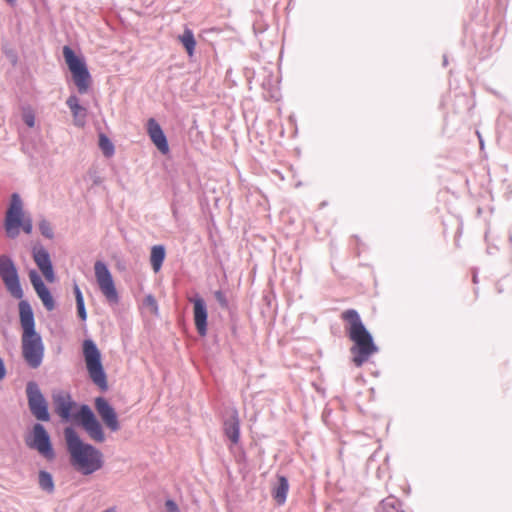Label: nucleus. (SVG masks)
<instances>
[{
	"label": "nucleus",
	"instance_id": "f257e3e1",
	"mask_svg": "<svg viewBox=\"0 0 512 512\" xmlns=\"http://www.w3.org/2000/svg\"><path fill=\"white\" fill-rule=\"evenodd\" d=\"M341 319L346 322V331L350 340L354 343L351 348L352 361L357 367H361L371 355L377 352V347L356 310H345L341 314Z\"/></svg>",
	"mask_w": 512,
	"mask_h": 512
},
{
	"label": "nucleus",
	"instance_id": "f03ea898",
	"mask_svg": "<svg viewBox=\"0 0 512 512\" xmlns=\"http://www.w3.org/2000/svg\"><path fill=\"white\" fill-rule=\"evenodd\" d=\"M20 323L23 329L22 354L32 368L40 366L44 347L40 335L35 331V321L31 306L26 301L19 303Z\"/></svg>",
	"mask_w": 512,
	"mask_h": 512
},
{
	"label": "nucleus",
	"instance_id": "7ed1b4c3",
	"mask_svg": "<svg viewBox=\"0 0 512 512\" xmlns=\"http://www.w3.org/2000/svg\"><path fill=\"white\" fill-rule=\"evenodd\" d=\"M64 436L71 456V463L78 471L84 475H89L102 467L100 451L84 443L73 428H66Z\"/></svg>",
	"mask_w": 512,
	"mask_h": 512
},
{
	"label": "nucleus",
	"instance_id": "20e7f679",
	"mask_svg": "<svg viewBox=\"0 0 512 512\" xmlns=\"http://www.w3.org/2000/svg\"><path fill=\"white\" fill-rule=\"evenodd\" d=\"M5 230L9 237L14 238L19 234V227H22L26 234H30L33 229L30 217H25L23 213V203L20 196L12 194L9 208L5 217Z\"/></svg>",
	"mask_w": 512,
	"mask_h": 512
},
{
	"label": "nucleus",
	"instance_id": "39448f33",
	"mask_svg": "<svg viewBox=\"0 0 512 512\" xmlns=\"http://www.w3.org/2000/svg\"><path fill=\"white\" fill-rule=\"evenodd\" d=\"M83 355L88 374L95 385L102 391L107 390V378L101 363V354L96 344L86 339L83 342Z\"/></svg>",
	"mask_w": 512,
	"mask_h": 512
},
{
	"label": "nucleus",
	"instance_id": "423d86ee",
	"mask_svg": "<svg viewBox=\"0 0 512 512\" xmlns=\"http://www.w3.org/2000/svg\"><path fill=\"white\" fill-rule=\"evenodd\" d=\"M63 56L79 93H86L91 84V76L84 60L69 46L63 47Z\"/></svg>",
	"mask_w": 512,
	"mask_h": 512
},
{
	"label": "nucleus",
	"instance_id": "0eeeda50",
	"mask_svg": "<svg viewBox=\"0 0 512 512\" xmlns=\"http://www.w3.org/2000/svg\"><path fill=\"white\" fill-rule=\"evenodd\" d=\"M94 270L95 278L102 294L109 302L116 303L118 301V294L107 266L101 261H96Z\"/></svg>",
	"mask_w": 512,
	"mask_h": 512
},
{
	"label": "nucleus",
	"instance_id": "6e6552de",
	"mask_svg": "<svg viewBox=\"0 0 512 512\" xmlns=\"http://www.w3.org/2000/svg\"><path fill=\"white\" fill-rule=\"evenodd\" d=\"M26 444L48 459L54 457L49 434L41 424L34 425L32 433L26 438Z\"/></svg>",
	"mask_w": 512,
	"mask_h": 512
},
{
	"label": "nucleus",
	"instance_id": "1a4fd4ad",
	"mask_svg": "<svg viewBox=\"0 0 512 512\" xmlns=\"http://www.w3.org/2000/svg\"><path fill=\"white\" fill-rule=\"evenodd\" d=\"M0 276L9 292L15 298H21L23 292L19 284L16 268L11 259L5 255H0Z\"/></svg>",
	"mask_w": 512,
	"mask_h": 512
},
{
	"label": "nucleus",
	"instance_id": "9d476101",
	"mask_svg": "<svg viewBox=\"0 0 512 512\" xmlns=\"http://www.w3.org/2000/svg\"><path fill=\"white\" fill-rule=\"evenodd\" d=\"M75 419L81 423L82 427L92 440L97 442L104 441L105 436L102 427L87 405H83L80 408L78 414L75 415Z\"/></svg>",
	"mask_w": 512,
	"mask_h": 512
},
{
	"label": "nucleus",
	"instance_id": "9b49d317",
	"mask_svg": "<svg viewBox=\"0 0 512 512\" xmlns=\"http://www.w3.org/2000/svg\"><path fill=\"white\" fill-rule=\"evenodd\" d=\"M26 392L28 396L29 408L32 414L38 420L48 421L50 417L48 413L47 403L43 395L41 394L37 384L33 382L28 383Z\"/></svg>",
	"mask_w": 512,
	"mask_h": 512
},
{
	"label": "nucleus",
	"instance_id": "f8f14e48",
	"mask_svg": "<svg viewBox=\"0 0 512 512\" xmlns=\"http://www.w3.org/2000/svg\"><path fill=\"white\" fill-rule=\"evenodd\" d=\"M95 409L110 430L117 431L119 429L117 414L105 398L98 397L95 399Z\"/></svg>",
	"mask_w": 512,
	"mask_h": 512
},
{
	"label": "nucleus",
	"instance_id": "ddd939ff",
	"mask_svg": "<svg viewBox=\"0 0 512 512\" xmlns=\"http://www.w3.org/2000/svg\"><path fill=\"white\" fill-rule=\"evenodd\" d=\"M147 133L158 151L163 155H167L170 151L167 138L161 126L153 118L147 121Z\"/></svg>",
	"mask_w": 512,
	"mask_h": 512
},
{
	"label": "nucleus",
	"instance_id": "4468645a",
	"mask_svg": "<svg viewBox=\"0 0 512 512\" xmlns=\"http://www.w3.org/2000/svg\"><path fill=\"white\" fill-rule=\"evenodd\" d=\"M188 300L193 303V318L196 330L201 336H205L208 317L205 301L201 297L189 298Z\"/></svg>",
	"mask_w": 512,
	"mask_h": 512
},
{
	"label": "nucleus",
	"instance_id": "2eb2a0df",
	"mask_svg": "<svg viewBox=\"0 0 512 512\" xmlns=\"http://www.w3.org/2000/svg\"><path fill=\"white\" fill-rule=\"evenodd\" d=\"M33 259L42 272L43 276L48 282H53L55 280L54 271L52 267V263L50 260V255L46 249L43 247H34L33 248Z\"/></svg>",
	"mask_w": 512,
	"mask_h": 512
},
{
	"label": "nucleus",
	"instance_id": "dca6fc26",
	"mask_svg": "<svg viewBox=\"0 0 512 512\" xmlns=\"http://www.w3.org/2000/svg\"><path fill=\"white\" fill-rule=\"evenodd\" d=\"M55 412L64 420H68L74 407L71 396L64 391L55 392L52 396Z\"/></svg>",
	"mask_w": 512,
	"mask_h": 512
},
{
	"label": "nucleus",
	"instance_id": "f3484780",
	"mask_svg": "<svg viewBox=\"0 0 512 512\" xmlns=\"http://www.w3.org/2000/svg\"><path fill=\"white\" fill-rule=\"evenodd\" d=\"M66 104L72 112L75 125L79 127L84 126L87 117V110L79 104V99L75 95H71L67 99Z\"/></svg>",
	"mask_w": 512,
	"mask_h": 512
},
{
	"label": "nucleus",
	"instance_id": "a211bd4d",
	"mask_svg": "<svg viewBox=\"0 0 512 512\" xmlns=\"http://www.w3.org/2000/svg\"><path fill=\"white\" fill-rule=\"evenodd\" d=\"M277 484L272 488V496L278 505H283L289 491V483L285 476L277 477Z\"/></svg>",
	"mask_w": 512,
	"mask_h": 512
},
{
	"label": "nucleus",
	"instance_id": "6ab92c4d",
	"mask_svg": "<svg viewBox=\"0 0 512 512\" xmlns=\"http://www.w3.org/2000/svg\"><path fill=\"white\" fill-rule=\"evenodd\" d=\"M225 435L233 444H237L240 439V423L237 415H233L224 424Z\"/></svg>",
	"mask_w": 512,
	"mask_h": 512
},
{
	"label": "nucleus",
	"instance_id": "aec40b11",
	"mask_svg": "<svg viewBox=\"0 0 512 512\" xmlns=\"http://www.w3.org/2000/svg\"><path fill=\"white\" fill-rule=\"evenodd\" d=\"M165 248L162 245H155L151 249L150 262L155 273L159 272L165 259Z\"/></svg>",
	"mask_w": 512,
	"mask_h": 512
},
{
	"label": "nucleus",
	"instance_id": "412c9836",
	"mask_svg": "<svg viewBox=\"0 0 512 512\" xmlns=\"http://www.w3.org/2000/svg\"><path fill=\"white\" fill-rule=\"evenodd\" d=\"M178 40L185 48L187 54L189 56H193L196 47V40L193 31L189 28H185L183 34L178 36Z\"/></svg>",
	"mask_w": 512,
	"mask_h": 512
},
{
	"label": "nucleus",
	"instance_id": "4be33fe9",
	"mask_svg": "<svg viewBox=\"0 0 512 512\" xmlns=\"http://www.w3.org/2000/svg\"><path fill=\"white\" fill-rule=\"evenodd\" d=\"M39 298L41 299L43 305L47 310L51 311L55 307L54 299L49 291V289L44 285L35 290Z\"/></svg>",
	"mask_w": 512,
	"mask_h": 512
},
{
	"label": "nucleus",
	"instance_id": "5701e85b",
	"mask_svg": "<svg viewBox=\"0 0 512 512\" xmlns=\"http://www.w3.org/2000/svg\"><path fill=\"white\" fill-rule=\"evenodd\" d=\"M39 485L43 490L52 492L54 489V483L51 474L46 471H40Z\"/></svg>",
	"mask_w": 512,
	"mask_h": 512
},
{
	"label": "nucleus",
	"instance_id": "b1692460",
	"mask_svg": "<svg viewBox=\"0 0 512 512\" xmlns=\"http://www.w3.org/2000/svg\"><path fill=\"white\" fill-rule=\"evenodd\" d=\"M99 147L107 157L112 156L114 153V146L105 134L99 135Z\"/></svg>",
	"mask_w": 512,
	"mask_h": 512
},
{
	"label": "nucleus",
	"instance_id": "393cba45",
	"mask_svg": "<svg viewBox=\"0 0 512 512\" xmlns=\"http://www.w3.org/2000/svg\"><path fill=\"white\" fill-rule=\"evenodd\" d=\"M141 307L145 312L150 314L156 315L158 313L157 301L152 295H148L144 298Z\"/></svg>",
	"mask_w": 512,
	"mask_h": 512
},
{
	"label": "nucleus",
	"instance_id": "a878e982",
	"mask_svg": "<svg viewBox=\"0 0 512 512\" xmlns=\"http://www.w3.org/2000/svg\"><path fill=\"white\" fill-rule=\"evenodd\" d=\"M39 229H40L41 234L43 236H45L46 238H48V239L53 238V236H54L53 229H52L51 224L48 221L42 220L39 223Z\"/></svg>",
	"mask_w": 512,
	"mask_h": 512
},
{
	"label": "nucleus",
	"instance_id": "bb28decb",
	"mask_svg": "<svg viewBox=\"0 0 512 512\" xmlns=\"http://www.w3.org/2000/svg\"><path fill=\"white\" fill-rule=\"evenodd\" d=\"M23 121L25 122V124L28 127H30V128L34 127V125H35V115H34L33 111L25 110L23 112Z\"/></svg>",
	"mask_w": 512,
	"mask_h": 512
},
{
	"label": "nucleus",
	"instance_id": "cd10ccee",
	"mask_svg": "<svg viewBox=\"0 0 512 512\" xmlns=\"http://www.w3.org/2000/svg\"><path fill=\"white\" fill-rule=\"evenodd\" d=\"M29 277L35 290L45 285L36 271H31Z\"/></svg>",
	"mask_w": 512,
	"mask_h": 512
},
{
	"label": "nucleus",
	"instance_id": "c85d7f7f",
	"mask_svg": "<svg viewBox=\"0 0 512 512\" xmlns=\"http://www.w3.org/2000/svg\"><path fill=\"white\" fill-rule=\"evenodd\" d=\"M77 305V312H78V316L81 318V320H86L87 318V314H86V310H85V306H84V300L83 301H78V303H76Z\"/></svg>",
	"mask_w": 512,
	"mask_h": 512
},
{
	"label": "nucleus",
	"instance_id": "c756f323",
	"mask_svg": "<svg viewBox=\"0 0 512 512\" xmlns=\"http://www.w3.org/2000/svg\"><path fill=\"white\" fill-rule=\"evenodd\" d=\"M167 512H180L177 504L173 500H167L165 503Z\"/></svg>",
	"mask_w": 512,
	"mask_h": 512
},
{
	"label": "nucleus",
	"instance_id": "7c9ffc66",
	"mask_svg": "<svg viewBox=\"0 0 512 512\" xmlns=\"http://www.w3.org/2000/svg\"><path fill=\"white\" fill-rule=\"evenodd\" d=\"M215 298L220 303L221 306L226 307L227 306V300L225 295L221 291L215 292Z\"/></svg>",
	"mask_w": 512,
	"mask_h": 512
},
{
	"label": "nucleus",
	"instance_id": "2f4dec72",
	"mask_svg": "<svg viewBox=\"0 0 512 512\" xmlns=\"http://www.w3.org/2000/svg\"><path fill=\"white\" fill-rule=\"evenodd\" d=\"M74 294H75V298H76V303H78V301H83V296H82V293L80 291V288L78 287V285H74Z\"/></svg>",
	"mask_w": 512,
	"mask_h": 512
},
{
	"label": "nucleus",
	"instance_id": "473e14b6",
	"mask_svg": "<svg viewBox=\"0 0 512 512\" xmlns=\"http://www.w3.org/2000/svg\"><path fill=\"white\" fill-rule=\"evenodd\" d=\"M5 376V367L2 359L0 358V380Z\"/></svg>",
	"mask_w": 512,
	"mask_h": 512
},
{
	"label": "nucleus",
	"instance_id": "72a5a7b5",
	"mask_svg": "<svg viewBox=\"0 0 512 512\" xmlns=\"http://www.w3.org/2000/svg\"><path fill=\"white\" fill-rule=\"evenodd\" d=\"M7 3H9L10 5L14 6L15 3H16V0H5Z\"/></svg>",
	"mask_w": 512,
	"mask_h": 512
},
{
	"label": "nucleus",
	"instance_id": "f704fd0d",
	"mask_svg": "<svg viewBox=\"0 0 512 512\" xmlns=\"http://www.w3.org/2000/svg\"><path fill=\"white\" fill-rule=\"evenodd\" d=\"M393 512H403V511H400L398 509H395V508H392Z\"/></svg>",
	"mask_w": 512,
	"mask_h": 512
}]
</instances>
